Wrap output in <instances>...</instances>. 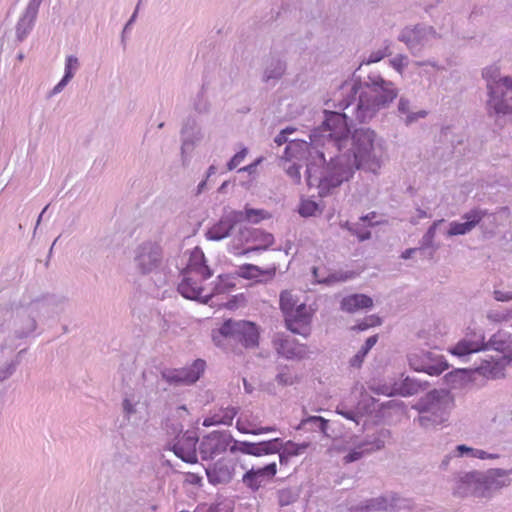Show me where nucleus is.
I'll list each match as a JSON object with an SVG mask.
<instances>
[{"label": "nucleus", "mask_w": 512, "mask_h": 512, "mask_svg": "<svg viewBox=\"0 0 512 512\" xmlns=\"http://www.w3.org/2000/svg\"><path fill=\"white\" fill-rule=\"evenodd\" d=\"M378 336L373 335L367 338L364 345L361 349L351 358L350 364L353 367H360L364 358L368 354V352L372 349V347L377 343Z\"/></svg>", "instance_id": "58836bf2"}, {"label": "nucleus", "mask_w": 512, "mask_h": 512, "mask_svg": "<svg viewBox=\"0 0 512 512\" xmlns=\"http://www.w3.org/2000/svg\"><path fill=\"white\" fill-rule=\"evenodd\" d=\"M310 143L306 141H291L286 146L283 156V169L286 171L287 175L294 181V183L298 184L301 181V166L296 162H292L293 159H301L304 155L308 154V163L306 167V181L307 185L310 188H318L316 186H310L308 183V165L317 159L316 149L313 148V143L311 140V135L309 136Z\"/></svg>", "instance_id": "0eeeda50"}, {"label": "nucleus", "mask_w": 512, "mask_h": 512, "mask_svg": "<svg viewBox=\"0 0 512 512\" xmlns=\"http://www.w3.org/2000/svg\"><path fill=\"white\" fill-rule=\"evenodd\" d=\"M37 327L36 317L28 312L27 306L17 308L14 312V333L16 338L22 339L31 335Z\"/></svg>", "instance_id": "b1692460"}, {"label": "nucleus", "mask_w": 512, "mask_h": 512, "mask_svg": "<svg viewBox=\"0 0 512 512\" xmlns=\"http://www.w3.org/2000/svg\"><path fill=\"white\" fill-rule=\"evenodd\" d=\"M391 54L390 52V45L389 43H386L385 46L381 49H378L376 51H372L369 56L364 59L361 63L362 64H372L377 63L381 61L386 56H389Z\"/></svg>", "instance_id": "09e8293b"}, {"label": "nucleus", "mask_w": 512, "mask_h": 512, "mask_svg": "<svg viewBox=\"0 0 512 512\" xmlns=\"http://www.w3.org/2000/svg\"><path fill=\"white\" fill-rule=\"evenodd\" d=\"M454 494L460 497L472 495L485 498L484 472L475 470L460 473L456 478Z\"/></svg>", "instance_id": "4468645a"}, {"label": "nucleus", "mask_w": 512, "mask_h": 512, "mask_svg": "<svg viewBox=\"0 0 512 512\" xmlns=\"http://www.w3.org/2000/svg\"><path fill=\"white\" fill-rule=\"evenodd\" d=\"M476 451H478V449L469 447L464 444H460L457 445L453 450V455L457 457L469 456L472 458H476Z\"/></svg>", "instance_id": "864d4df0"}, {"label": "nucleus", "mask_w": 512, "mask_h": 512, "mask_svg": "<svg viewBox=\"0 0 512 512\" xmlns=\"http://www.w3.org/2000/svg\"><path fill=\"white\" fill-rule=\"evenodd\" d=\"M424 382L415 378L406 377L399 385L395 387V391L401 396H411L425 389Z\"/></svg>", "instance_id": "473e14b6"}, {"label": "nucleus", "mask_w": 512, "mask_h": 512, "mask_svg": "<svg viewBox=\"0 0 512 512\" xmlns=\"http://www.w3.org/2000/svg\"><path fill=\"white\" fill-rule=\"evenodd\" d=\"M373 300L365 294H352L346 296L341 301V310L347 313H354L361 309L372 307Z\"/></svg>", "instance_id": "2f4dec72"}, {"label": "nucleus", "mask_w": 512, "mask_h": 512, "mask_svg": "<svg viewBox=\"0 0 512 512\" xmlns=\"http://www.w3.org/2000/svg\"><path fill=\"white\" fill-rule=\"evenodd\" d=\"M205 470L208 481L214 485L229 483L233 477V468L224 460L209 465Z\"/></svg>", "instance_id": "cd10ccee"}, {"label": "nucleus", "mask_w": 512, "mask_h": 512, "mask_svg": "<svg viewBox=\"0 0 512 512\" xmlns=\"http://www.w3.org/2000/svg\"><path fill=\"white\" fill-rule=\"evenodd\" d=\"M279 446H280L279 451L282 450L283 452L286 453V455L295 457V456H299L302 453H304L305 450L309 447V443L308 442L294 443L291 440L283 442V440L280 438Z\"/></svg>", "instance_id": "ea45409f"}, {"label": "nucleus", "mask_w": 512, "mask_h": 512, "mask_svg": "<svg viewBox=\"0 0 512 512\" xmlns=\"http://www.w3.org/2000/svg\"><path fill=\"white\" fill-rule=\"evenodd\" d=\"M317 209H318V205L315 202L305 201V202H302V204L299 208V213L304 217L313 216L315 214V212L317 211Z\"/></svg>", "instance_id": "6e6d98bb"}, {"label": "nucleus", "mask_w": 512, "mask_h": 512, "mask_svg": "<svg viewBox=\"0 0 512 512\" xmlns=\"http://www.w3.org/2000/svg\"><path fill=\"white\" fill-rule=\"evenodd\" d=\"M395 85L379 74H370L364 80L345 81L327 100L325 119L311 131L317 159L308 165V183L318 188L325 197L333 189L348 181L356 169L376 174L383 165L384 140L370 128L355 129L354 123H367L386 108L396 97Z\"/></svg>", "instance_id": "f257e3e1"}, {"label": "nucleus", "mask_w": 512, "mask_h": 512, "mask_svg": "<svg viewBox=\"0 0 512 512\" xmlns=\"http://www.w3.org/2000/svg\"><path fill=\"white\" fill-rule=\"evenodd\" d=\"M439 38L440 34L436 29L424 23L405 26L397 37L398 41L404 43L414 56L420 55L431 40Z\"/></svg>", "instance_id": "6e6552de"}, {"label": "nucleus", "mask_w": 512, "mask_h": 512, "mask_svg": "<svg viewBox=\"0 0 512 512\" xmlns=\"http://www.w3.org/2000/svg\"><path fill=\"white\" fill-rule=\"evenodd\" d=\"M453 406L454 397L450 391L435 389L419 399L413 408L419 412V425L428 428L445 422Z\"/></svg>", "instance_id": "20e7f679"}, {"label": "nucleus", "mask_w": 512, "mask_h": 512, "mask_svg": "<svg viewBox=\"0 0 512 512\" xmlns=\"http://www.w3.org/2000/svg\"><path fill=\"white\" fill-rule=\"evenodd\" d=\"M311 314L304 303L297 305L296 309L287 312L285 315V323L288 330L294 334L307 337L310 332Z\"/></svg>", "instance_id": "f3484780"}, {"label": "nucleus", "mask_w": 512, "mask_h": 512, "mask_svg": "<svg viewBox=\"0 0 512 512\" xmlns=\"http://www.w3.org/2000/svg\"><path fill=\"white\" fill-rule=\"evenodd\" d=\"M183 274L196 275L201 279H208L212 276V271L206 265L205 255L200 248L196 247L191 251Z\"/></svg>", "instance_id": "393cba45"}, {"label": "nucleus", "mask_w": 512, "mask_h": 512, "mask_svg": "<svg viewBox=\"0 0 512 512\" xmlns=\"http://www.w3.org/2000/svg\"><path fill=\"white\" fill-rule=\"evenodd\" d=\"M490 349L501 353L500 358L505 359L506 362H512V337L500 331L492 335L488 342H485L483 334H474L472 338L466 337L452 347L450 352L464 358L472 353Z\"/></svg>", "instance_id": "39448f33"}, {"label": "nucleus", "mask_w": 512, "mask_h": 512, "mask_svg": "<svg viewBox=\"0 0 512 512\" xmlns=\"http://www.w3.org/2000/svg\"><path fill=\"white\" fill-rule=\"evenodd\" d=\"M349 511L350 512H369L366 500L361 503L352 505L349 508Z\"/></svg>", "instance_id": "774afa93"}, {"label": "nucleus", "mask_w": 512, "mask_h": 512, "mask_svg": "<svg viewBox=\"0 0 512 512\" xmlns=\"http://www.w3.org/2000/svg\"><path fill=\"white\" fill-rule=\"evenodd\" d=\"M275 380L278 384L282 386L293 385L295 383L296 377L290 373L287 367L282 368L275 377Z\"/></svg>", "instance_id": "8fccbe9b"}, {"label": "nucleus", "mask_w": 512, "mask_h": 512, "mask_svg": "<svg viewBox=\"0 0 512 512\" xmlns=\"http://www.w3.org/2000/svg\"><path fill=\"white\" fill-rule=\"evenodd\" d=\"M241 216L236 210L225 211L219 221L206 232V237L212 241H220L230 236L231 231L240 225L237 217Z\"/></svg>", "instance_id": "6ab92c4d"}, {"label": "nucleus", "mask_w": 512, "mask_h": 512, "mask_svg": "<svg viewBox=\"0 0 512 512\" xmlns=\"http://www.w3.org/2000/svg\"><path fill=\"white\" fill-rule=\"evenodd\" d=\"M297 430L314 431L319 430L322 433H326L327 420L320 416H309L303 419L296 428Z\"/></svg>", "instance_id": "f704fd0d"}, {"label": "nucleus", "mask_w": 512, "mask_h": 512, "mask_svg": "<svg viewBox=\"0 0 512 512\" xmlns=\"http://www.w3.org/2000/svg\"><path fill=\"white\" fill-rule=\"evenodd\" d=\"M411 102L406 97H400L398 102V112L399 114L405 115V124L410 125L413 122L417 121L419 118H425L427 116V112L425 110H420L418 112H411Z\"/></svg>", "instance_id": "72a5a7b5"}, {"label": "nucleus", "mask_w": 512, "mask_h": 512, "mask_svg": "<svg viewBox=\"0 0 512 512\" xmlns=\"http://www.w3.org/2000/svg\"><path fill=\"white\" fill-rule=\"evenodd\" d=\"M298 497L299 492L295 488H283L277 492L278 503L281 506H288L294 503Z\"/></svg>", "instance_id": "a18cd8bd"}, {"label": "nucleus", "mask_w": 512, "mask_h": 512, "mask_svg": "<svg viewBox=\"0 0 512 512\" xmlns=\"http://www.w3.org/2000/svg\"><path fill=\"white\" fill-rule=\"evenodd\" d=\"M198 436L195 431H186L178 436L173 443L171 450L174 454L186 463L197 462Z\"/></svg>", "instance_id": "dca6fc26"}, {"label": "nucleus", "mask_w": 512, "mask_h": 512, "mask_svg": "<svg viewBox=\"0 0 512 512\" xmlns=\"http://www.w3.org/2000/svg\"><path fill=\"white\" fill-rule=\"evenodd\" d=\"M507 475L508 471L500 468L484 472L485 498H490L493 491L510 485V480L506 479Z\"/></svg>", "instance_id": "bb28decb"}, {"label": "nucleus", "mask_w": 512, "mask_h": 512, "mask_svg": "<svg viewBox=\"0 0 512 512\" xmlns=\"http://www.w3.org/2000/svg\"><path fill=\"white\" fill-rule=\"evenodd\" d=\"M354 276V272L351 271H336L329 273L325 276V279L320 281L323 282V284L330 286L335 283L346 282L347 280L354 278Z\"/></svg>", "instance_id": "c03bdc74"}, {"label": "nucleus", "mask_w": 512, "mask_h": 512, "mask_svg": "<svg viewBox=\"0 0 512 512\" xmlns=\"http://www.w3.org/2000/svg\"><path fill=\"white\" fill-rule=\"evenodd\" d=\"M247 153L248 150L246 148H243L241 151L237 152L227 163V169L231 171L238 167V165H240L245 159Z\"/></svg>", "instance_id": "5fc2aeb1"}, {"label": "nucleus", "mask_w": 512, "mask_h": 512, "mask_svg": "<svg viewBox=\"0 0 512 512\" xmlns=\"http://www.w3.org/2000/svg\"><path fill=\"white\" fill-rule=\"evenodd\" d=\"M239 409L237 407L228 406L225 408H220L219 412L221 414V418H223L222 425H231L234 417L237 415Z\"/></svg>", "instance_id": "3c124183"}, {"label": "nucleus", "mask_w": 512, "mask_h": 512, "mask_svg": "<svg viewBox=\"0 0 512 512\" xmlns=\"http://www.w3.org/2000/svg\"><path fill=\"white\" fill-rule=\"evenodd\" d=\"M408 363L413 370L432 376L440 375L448 369V363L441 354L424 349L411 351L408 354Z\"/></svg>", "instance_id": "1a4fd4ad"}, {"label": "nucleus", "mask_w": 512, "mask_h": 512, "mask_svg": "<svg viewBox=\"0 0 512 512\" xmlns=\"http://www.w3.org/2000/svg\"><path fill=\"white\" fill-rule=\"evenodd\" d=\"M235 441L229 432L213 431L202 438L198 451L203 460H212L226 452L227 449L230 450V446Z\"/></svg>", "instance_id": "9d476101"}, {"label": "nucleus", "mask_w": 512, "mask_h": 512, "mask_svg": "<svg viewBox=\"0 0 512 512\" xmlns=\"http://www.w3.org/2000/svg\"><path fill=\"white\" fill-rule=\"evenodd\" d=\"M476 458L481 459V460H486V459L495 460V459L500 458V455L497 453H489L482 449H478V451H476Z\"/></svg>", "instance_id": "69168bd1"}, {"label": "nucleus", "mask_w": 512, "mask_h": 512, "mask_svg": "<svg viewBox=\"0 0 512 512\" xmlns=\"http://www.w3.org/2000/svg\"><path fill=\"white\" fill-rule=\"evenodd\" d=\"M259 331L257 326L245 320H226L218 330H213L214 344L226 351L241 353L243 348H254L258 345Z\"/></svg>", "instance_id": "f03ea898"}, {"label": "nucleus", "mask_w": 512, "mask_h": 512, "mask_svg": "<svg viewBox=\"0 0 512 512\" xmlns=\"http://www.w3.org/2000/svg\"><path fill=\"white\" fill-rule=\"evenodd\" d=\"M486 214V211L480 209H473L466 212L462 216L464 222L452 221L449 223L447 236L452 237L468 234L480 223Z\"/></svg>", "instance_id": "412c9836"}, {"label": "nucleus", "mask_w": 512, "mask_h": 512, "mask_svg": "<svg viewBox=\"0 0 512 512\" xmlns=\"http://www.w3.org/2000/svg\"><path fill=\"white\" fill-rule=\"evenodd\" d=\"M80 68V61L77 56L75 55H68L65 58V65H64V75L62 78H64L67 81H71L72 78L75 76L76 72Z\"/></svg>", "instance_id": "79ce46f5"}, {"label": "nucleus", "mask_w": 512, "mask_h": 512, "mask_svg": "<svg viewBox=\"0 0 512 512\" xmlns=\"http://www.w3.org/2000/svg\"><path fill=\"white\" fill-rule=\"evenodd\" d=\"M181 134V161L183 166H188L191 154L195 147L203 139V132L196 119L188 117L180 131Z\"/></svg>", "instance_id": "ddd939ff"}, {"label": "nucleus", "mask_w": 512, "mask_h": 512, "mask_svg": "<svg viewBox=\"0 0 512 512\" xmlns=\"http://www.w3.org/2000/svg\"><path fill=\"white\" fill-rule=\"evenodd\" d=\"M239 237L242 242L250 245L241 251L234 252L236 255L266 251L274 243V236L271 233L247 226L239 228Z\"/></svg>", "instance_id": "9b49d317"}, {"label": "nucleus", "mask_w": 512, "mask_h": 512, "mask_svg": "<svg viewBox=\"0 0 512 512\" xmlns=\"http://www.w3.org/2000/svg\"><path fill=\"white\" fill-rule=\"evenodd\" d=\"M40 304H46L45 297L31 301L28 305V312H32L35 317H51L49 308L40 307Z\"/></svg>", "instance_id": "49530a36"}, {"label": "nucleus", "mask_w": 512, "mask_h": 512, "mask_svg": "<svg viewBox=\"0 0 512 512\" xmlns=\"http://www.w3.org/2000/svg\"><path fill=\"white\" fill-rule=\"evenodd\" d=\"M194 109L200 114L208 113L210 109L209 101L204 97L203 94H198L194 100Z\"/></svg>", "instance_id": "603ef678"}, {"label": "nucleus", "mask_w": 512, "mask_h": 512, "mask_svg": "<svg viewBox=\"0 0 512 512\" xmlns=\"http://www.w3.org/2000/svg\"><path fill=\"white\" fill-rule=\"evenodd\" d=\"M375 216V213L372 212L370 214H367L365 216H362L360 218V221L362 223H354L355 226L352 227V234L357 236V238L359 239V241H365V240H368L371 238V232L367 229V227L365 226V222L370 220L371 218H373Z\"/></svg>", "instance_id": "a19ab883"}, {"label": "nucleus", "mask_w": 512, "mask_h": 512, "mask_svg": "<svg viewBox=\"0 0 512 512\" xmlns=\"http://www.w3.org/2000/svg\"><path fill=\"white\" fill-rule=\"evenodd\" d=\"M286 71V62L278 56H270L265 61L262 81L265 83L277 82Z\"/></svg>", "instance_id": "c756f323"}, {"label": "nucleus", "mask_w": 512, "mask_h": 512, "mask_svg": "<svg viewBox=\"0 0 512 512\" xmlns=\"http://www.w3.org/2000/svg\"><path fill=\"white\" fill-rule=\"evenodd\" d=\"M493 297L496 301L499 302H508L512 300V291H501V290H494L493 291Z\"/></svg>", "instance_id": "052dcab7"}, {"label": "nucleus", "mask_w": 512, "mask_h": 512, "mask_svg": "<svg viewBox=\"0 0 512 512\" xmlns=\"http://www.w3.org/2000/svg\"><path fill=\"white\" fill-rule=\"evenodd\" d=\"M16 362H9L0 368V382L8 379L16 370Z\"/></svg>", "instance_id": "bf43d9fd"}, {"label": "nucleus", "mask_w": 512, "mask_h": 512, "mask_svg": "<svg viewBox=\"0 0 512 512\" xmlns=\"http://www.w3.org/2000/svg\"><path fill=\"white\" fill-rule=\"evenodd\" d=\"M352 444L354 447L343 457V461L346 464L358 461L365 455H368L365 449L360 447L359 441L354 440Z\"/></svg>", "instance_id": "de8ad7c7"}, {"label": "nucleus", "mask_w": 512, "mask_h": 512, "mask_svg": "<svg viewBox=\"0 0 512 512\" xmlns=\"http://www.w3.org/2000/svg\"><path fill=\"white\" fill-rule=\"evenodd\" d=\"M376 324H380V320L377 317L371 316L366 321H363L357 325L358 330L364 331L368 329L371 326H374Z\"/></svg>", "instance_id": "e2e57ef3"}, {"label": "nucleus", "mask_w": 512, "mask_h": 512, "mask_svg": "<svg viewBox=\"0 0 512 512\" xmlns=\"http://www.w3.org/2000/svg\"><path fill=\"white\" fill-rule=\"evenodd\" d=\"M277 473V465L272 462L264 467L248 470L242 477L243 484L252 491L258 490L261 486L271 480Z\"/></svg>", "instance_id": "aec40b11"}, {"label": "nucleus", "mask_w": 512, "mask_h": 512, "mask_svg": "<svg viewBox=\"0 0 512 512\" xmlns=\"http://www.w3.org/2000/svg\"><path fill=\"white\" fill-rule=\"evenodd\" d=\"M377 504L380 511L396 512L401 510H410L413 508L411 499L401 497L395 492H389L379 497H376Z\"/></svg>", "instance_id": "a878e982"}, {"label": "nucleus", "mask_w": 512, "mask_h": 512, "mask_svg": "<svg viewBox=\"0 0 512 512\" xmlns=\"http://www.w3.org/2000/svg\"><path fill=\"white\" fill-rule=\"evenodd\" d=\"M42 2L43 0H29L15 26V34L18 42L24 41L32 31Z\"/></svg>", "instance_id": "a211bd4d"}, {"label": "nucleus", "mask_w": 512, "mask_h": 512, "mask_svg": "<svg viewBox=\"0 0 512 512\" xmlns=\"http://www.w3.org/2000/svg\"><path fill=\"white\" fill-rule=\"evenodd\" d=\"M511 362H506L505 359L500 357L482 360L481 364L476 368L477 372L491 379H499L504 377V371L507 365Z\"/></svg>", "instance_id": "c85d7f7f"}, {"label": "nucleus", "mask_w": 512, "mask_h": 512, "mask_svg": "<svg viewBox=\"0 0 512 512\" xmlns=\"http://www.w3.org/2000/svg\"><path fill=\"white\" fill-rule=\"evenodd\" d=\"M44 297L46 304H40V307L49 308L52 316L60 314L65 310L68 302L66 297L57 295H47Z\"/></svg>", "instance_id": "e433bc0d"}, {"label": "nucleus", "mask_w": 512, "mask_h": 512, "mask_svg": "<svg viewBox=\"0 0 512 512\" xmlns=\"http://www.w3.org/2000/svg\"><path fill=\"white\" fill-rule=\"evenodd\" d=\"M69 81L65 80L64 78H62L55 86L54 88L51 90L49 96L52 97L60 92H62L64 90V88L68 85Z\"/></svg>", "instance_id": "338daca9"}, {"label": "nucleus", "mask_w": 512, "mask_h": 512, "mask_svg": "<svg viewBox=\"0 0 512 512\" xmlns=\"http://www.w3.org/2000/svg\"><path fill=\"white\" fill-rule=\"evenodd\" d=\"M135 403L130 401L129 399H124L123 401V411L126 415V417L130 418V416L134 413H136V407Z\"/></svg>", "instance_id": "0e129e2a"}, {"label": "nucleus", "mask_w": 512, "mask_h": 512, "mask_svg": "<svg viewBox=\"0 0 512 512\" xmlns=\"http://www.w3.org/2000/svg\"><path fill=\"white\" fill-rule=\"evenodd\" d=\"M279 445L280 438H274L258 443L237 440L233 445L230 446V452H241L243 454L260 457L264 455L276 454V452L280 449Z\"/></svg>", "instance_id": "2eb2a0df"}, {"label": "nucleus", "mask_w": 512, "mask_h": 512, "mask_svg": "<svg viewBox=\"0 0 512 512\" xmlns=\"http://www.w3.org/2000/svg\"><path fill=\"white\" fill-rule=\"evenodd\" d=\"M133 264L141 275L156 274L164 264V250L159 241L146 240L133 251Z\"/></svg>", "instance_id": "423d86ee"}, {"label": "nucleus", "mask_w": 512, "mask_h": 512, "mask_svg": "<svg viewBox=\"0 0 512 512\" xmlns=\"http://www.w3.org/2000/svg\"><path fill=\"white\" fill-rule=\"evenodd\" d=\"M487 88V111L490 115L512 114V76H503L496 64L482 71Z\"/></svg>", "instance_id": "7ed1b4c3"}, {"label": "nucleus", "mask_w": 512, "mask_h": 512, "mask_svg": "<svg viewBox=\"0 0 512 512\" xmlns=\"http://www.w3.org/2000/svg\"><path fill=\"white\" fill-rule=\"evenodd\" d=\"M236 213L241 216L237 217L239 224L241 225L244 221L250 223H259L261 220L267 217V212L262 209L245 208L244 211L236 210Z\"/></svg>", "instance_id": "4c0bfd02"}, {"label": "nucleus", "mask_w": 512, "mask_h": 512, "mask_svg": "<svg viewBox=\"0 0 512 512\" xmlns=\"http://www.w3.org/2000/svg\"><path fill=\"white\" fill-rule=\"evenodd\" d=\"M336 412H337V414L343 416L344 418H346L348 420H352V421L356 422L357 424L359 423V419L361 416L358 412H355L354 410L345 409L344 407L338 406L336 409Z\"/></svg>", "instance_id": "13d9d810"}, {"label": "nucleus", "mask_w": 512, "mask_h": 512, "mask_svg": "<svg viewBox=\"0 0 512 512\" xmlns=\"http://www.w3.org/2000/svg\"><path fill=\"white\" fill-rule=\"evenodd\" d=\"M444 222V219L436 220L433 224L427 229L426 233L422 236L420 240L419 250L432 249L433 254L438 246L434 244V238L436 236L437 227Z\"/></svg>", "instance_id": "c9c22d12"}, {"label": "nucleus", "mask_w": 512, "mask_h": 512, "mask_svg": "<svg viewBox=\"0 0 512 512\" xmlns=\"http://www.w3.org/2000/svg\"><path fill=\"white\" fill-rule=\"evenodd\" d=\"M277 353L289 360H301L308 356L306 345L291 337L278 338L274 341Z\"/></svg>", "instance_id": "4be33fe9"}, {"label": "nucleus", "mask_w": 512, "mask_h": 512, "mask_svg": "<svg viewBox=\"0 0 512 512\" xmlns=\"http://www.w3.org/2000/svg\"><path fill=\"white\" fill-rule=\"evenodd\" d=\"M408 63V58L405 55H397L391 60L392 66L400 71L403 67H405Z\"/></svg>", "instance_id": "680f3d73"}, {"label": "nucleus", "mask_w": 512, "mask_h": 512, "mask_svg": "<svg viewBox=\"0 0 512 512\" xmlns=\"http://www.w3.org/2000/svg\"><path fill=\"white\" fill-rule=\"evenodd\" d=\"M390 436L391 433L388 429H380L373 434H367L360 440V447L364 448L368 454H371L383 449Z\"/></svg>", "instance_id": "7c9ffc66"}, {"label": "nucleus", "mask_w": 512, "mask_h": 512, "mask_svg": "<svg viewBox=\"0 0 512 512\" xmlns=\"http://www.w3.org/2000/svg\"><path fill=\"white\" fill-rule=\"evenodd\" d=\"M241 275L245 278H254L261 273V269L253 264H245L241 266Z\"/></svg>", "instance_id": "4d7b16f0"}, {"label": "nucleus", "mask_w": 512, "mask_h": 512, "mask_svg": "<svg viewBox=\"0 0 512 512\" xmlns=\"http://www.w3.org/2000/svg\"><path fill=\"white\" fill-rule=\"evenodd\" d=\"M204 280L205 279H201L196 275L183 274V279L178 284V292L186 299L201 300L202 302L207 303L211 299V296L203 295V287L201 286V283Z\"/></svg>", "instance_id": "5701e85b"}, {"label": "nucleus", "mask_w": 512, "mask_h": 512, "mask_svg": "<svg viewBox=\"0 0 512 512\" xmlns=\"http://www.w3.org/2000/svg\"><path fill=\"white\" fill-rule=\"evenodd\" d=\"M206 363L196 359L190 366L179 369H166L162 371V379L175 386L194 384L203 374Z\"/></svg>", "instance_id": "f8f14e48"}, {"label": "nucleus", "mask_w": 512, "mask_h": 512, "mask_svg": "<svg viewBox=\"0 0 512 512\" xmlns=\"http://www.w3.org/2000/svg\"><path fill=\"white\" fill-rule=\"evenodd\" d=\"M297 305H299L298 299L291 291H283L280 294V308L284 313V316L287 315V312H291L296 309Z\"/></svg>", "instance_id": "37998d69"}]
</instances>
